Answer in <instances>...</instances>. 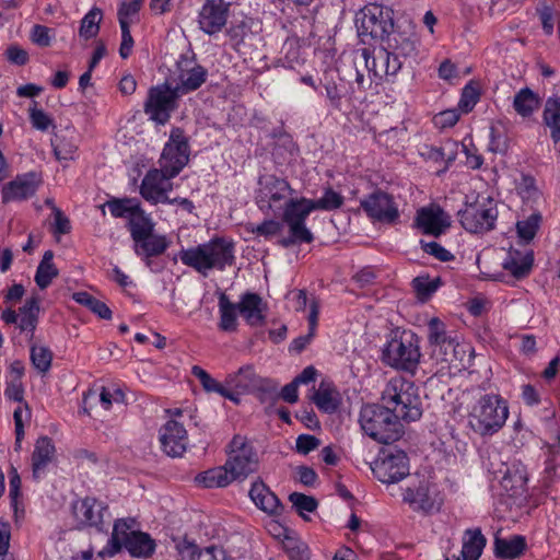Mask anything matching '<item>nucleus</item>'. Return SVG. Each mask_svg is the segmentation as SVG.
Returning <instances> with one entry per match:
<instances>
[{"label": "nucleus", "mask_w": 560, "mask_h": 560, "mask_svg": "<svg viewBox=\"0 0 560 560\" xmlns=\"http://www.w3.org/2000/svg\"><path fill=\"white\" fill-rule=\"evenodd\" d=\"M140 201L136 198H112L106 203L101 206L103 215L105 214V207H108L114 218H130L138 210Z\"/></svg>", "instance_id": "nucleus-42"}, {"label": "nucleus", "mask_w": 560, "mask_h": 560, "mask_svg": "<svg viewBox=\"0 0 560 560\" xmlns=\"http://www.w3.org/2000/svg\"><path fill=\"white\" fill-rule=\"evenodd\" d=\"M463 228L470 233H485L494 228L498 210L491 199L487 203L477 201L467 206L460 213Z\"/></svg>", "instance_id": "nucleus-15"}, {"label": "nucleus", "mask_w": 560, "mask_h": 560, "mask_svg": "<svg viewBox=\"0 0 560 560\" xmlns=\"http://www.w3.org/2000/svg\"><path fill=\"white\" fill-rule=\"evenodd\" d=\"M154 222L142 210L141 205L129 220V230L133 242L154 231Z\"/></svg>", "instance_id": "nucleus-44"}, {"label": "nucleus", "mask_w": 560, "mask_h": 560, "mask_svg": "<svg viewBox=\"0 0 560 560\" xmlns=\"http://www.w3.org/2000/svg\"><path fill=\"white\" fill-rule=\"evenodd\" d=\"M207 79V70L199 66L192 58L180 56L176 60L166 82L179 95L187 94L200 88Z\"/></svg>", "instance_id": "nucleus-12"}, {"label": "nucleus", "mask_w": 560, "mask_h": 560, "mask_svg": "<svg viewBox=\"0 0 560 560\" xmlns=\"http://www.w3.org/2000/svg\"><path fill=\"white\" fill-rule=\"evenodd\" d=\"M35 190L36 184L33 180L26 176L18 177L3 187L2 199L3 202L26 199L34 195Z\"/></svg>", "instance_id": "nucleus-34"}, {"label": "nucleus", "mask_w": 560, "mask_h": 560, "mask_svg": "<svg viewBox=\"0 0 560 560\" xmlns=\"http://www.w3.org/2000/svg\"><path fill=\"white\" fill-rule=\"evenodd\" d=\"M540 105L539 97L529 88L520 90L513 101V107L522 117H529L538 109Z\"/></svg>", "instance_id": "nucleus-43"}, {"label": "nucleus", "mask_w": 560, "mask_h": 560, "mask_svg": "<svg viewBox=\"0 0 560 560\" xmlns=\"http://www.w3.org/2000/svg\"><path fill=\"white\" fill-rule=\"evenodd\" d=\"M534 262L532 250L522 253L516 249H510L502 262L504 270L509 271L514 278L522 279L528 276Z\"/></svg>", "instance_id": "nucleus-28"}, {"label": "nucleus", "mask_w": 560, "mask_h": 560, "mask_svg": "<svg viewBox=\"0 0 560 560\" xmlns=\"http://www.w3.org/2000/svg\"><path fill=\"white\" fill-rule=\"evenodd\" d=\"M314 211L313 199L290 198L284 203L282 223L288 226V236L279 240V245L290 247L302 243H312L314 235L306 226V219Z\"/></svg>", "instance_id": "nucleus-7"}, {"label": "nucleus", "mask_w": 560, "mask_h": 560, "mask_svg": "<svg viewBox=\"0 0 560 560\" xmlns=\"http://www.w3.org/2000/svg\"><path fill=\"white\" fill-rule=\"evenodd\" d=\"M52 147L57 160L70 161L74 159V154L77 152V144L72 141V139H68L66 137H58L52 143Z\"/></svg>", "instance_id": "nucleus-57"}, {"label": "nucleus", "mask_w": 560, "mask_h": 560, "mask_svg": "<svg viewBox=\"0 0 560 560\" xmlns=\"http://www.w3.org/2000/svg\"><path fill=\"white\" fill-rule=\"evenodd\" d=\"M428 340L433 355L440 357L443 362H452L457 343L447 336L445 324L438 317H432L428 323Z\"/></svg>", "instance_id": "nucleus-20"}, {"label": "nucleus", "mask_w": 560, "mask_h": 560, "mask_svg": "<svg viewBox=\"0 0 560 560\" xmlns=\"http://www.w3.org/2000/svg\"><path fill=\"white\" fill-rule=\"evenodd\" d=\"M417 226L424 233L439 236L450 226V217L440 207H427L417 211Z\"/></svg>", "instance_id": "nucleus-25"}, {"label": "nucleus", "mask_w": 560, "mask_h": 560, "mask_svg": "<svg viewBox=\"0 0 560 560\" xmlns=\"http://www.w3.org/2000/svg\"><path fill=\"white\" fill-rule=\"evenodd\" d=\"M72 299L89 308L91 312L96 314L100 318L103 319H110L112 318V311L109 307L102 301L97 300L90 293L85 291L75 292L72 295Z\"/></svg>", "instance_id": "nucleus-46"}, {"label": "nucleus", "mask_w": 560, "mask_h": 560, "mask_svg": "<svg viewBox=\"0 0 560 560\" xmlns=\"http://www.w3.org/2000/svg\"><path fill=\"white\" fill-rule=\"evenodd\" d=\"M353 62L354 63H357V62L364 63V66L368 69L370 75H371V73L374 77H377V78H382L383 75H387L384 72V69H378L376 67L375 58L372 57V54H371L370 49H368V48H362L360 50H357L353 54Z\"/></svg>", "instance_id": "nucleus-58"}, {"label": "nucleus", "mask_w": 560, "mask_h": 560, "mask_svg": "<svg viewBox=\"0 0 560 560\" xmlns=\"http://www.w3.org/2000/svg\"><path fill=\"white\" fill-rule=\"evenodd\" d=\"M248 495L256 508L268 515H280L283 511L279 498L261 478L252 483Z\"/></svg>", "instance_id": "nucleus-24"}, {"label": "nucleus", "mask_w": 560, "mask_h": 560, "mask_svg": "<svg viewBox=\"0 0 560 560\" xmlns=\"http://www.w3.org/2000/svg\"><path fill=\"white\" fill-rule=\"evenodd\" d=\"M103 20V12L100 8H92L81 20L79 36L88 40L97 36Z\"/></svg>", "instance_id": "nucleus-45"}, {"label": "nucleus", "mask_w": 560, "mask_h": 560, "mask_svg": "<svg viewBox=\"0 0 560 560\" xmlns=\"http://www.w3.org/2000/svg\"><path fill=\"white\" fill-rule=\"evenodd\" d=\"M170 246V240L165 235L155 234L154 231L135 242L137 255L149 259L165 253Z\"/></svg>", "instance_id": "nucleus-32"}, {"label": "nucleus", "mask_w": 560, "mask_h": 560, "mask_svg": "<svg viewBox=\"0 0 560 560\" xmlns=\"http://www.w3.org/2000/svg\"><path fill=\"white\" fill-rule=\"evenodd\" d=\"M38 314L39 298L33 295L25 301L24 305L19 308V312L11 307L3 310L1 319L7 325H15L21 332L30 335V339H33L38 323Z\"/></svg>", "instance_id": "nucleus-17"}, {"label": "nucleus", "mask_w": 560, "mask_h": 560, "mask_svg": "<svg viewBox=\"0 0 560 560\" xmlns=\"http://www.w3.org/2000/svg\"><path fill=\"white\" fill-rule=\"evenodd\" d=\"M526 483L527 474L520 467L508 469L501 481L503 489L512 497L522 495L526 491Z\"/></svg>", "instance_id": "nucleus-41"}, {"label": "nucleus", "mask_w": 560, "mask_h": 560, "mask_svg": "<svg viewBox=\"0 0 560 560\" xmlns=\"http://www.w3.org/2000/svg\"><path fill=\"white\" fill-rule=\"evenodd\" d=\"M177 93L166 81L163 84L149 89L144 102V113L151 120L164 125L168 121L171 113L177 107Z\"/></svg>", "instance_id": "nucleus-13"}, {"label": "nucleus", "mask_w": 560, "mask_h": 560, "mask_svg": "<svg viewBox=\"0 0 560 560\" xmlns=\"http://www.w3.org/2000/svg\"><path fill=\"white\" fill-rule=\"evenodd\" d=\"M37 102H33L30 107V121L33 128L39 131H47L50 127H55L54 119L50 115L37 107Z\"/></svg>", "instance_id": "nucleus-56"}, {"label": "nucleus", "mask_w": 560, "mask_h": 560, "mask_svg": "<svg viewBox=\"0 0 560 560\" xmlns=\"http://www.w3.org/2000/svg\"><path fill=\"white\" fill-rule=\"evenodd\" d=\"M479 100L478 91L471 85H466L463 90L460 100L458 102V109L468 113L472 109Z\"/></svg>", "instance_id": "nucleus-63"}, {"label": "nucleus", "mask_w": 560, "mask_h": 560, "mask_svg": "<svg viewBox=\"0 0 560 560\" xmlns=\"http://www.w3.org/2000/svg\"><path fill=\"white\" fill-rule=\"evenodd\" d=\"M133 523V520H117L114 524L113 533L107 541L106 547L98 552V556L113 557L117 555L131 536V528Z\"/></svg>", "instance_id": "nucleus-29"}, {"label": "nucleus", "mask_w": 560, "mask_h": 560, "mask_svg": "<svg viewBox=\"0 0 560 560\" xmlns=\"http://www.w3.org/2000/svg\"><path fill=\"white\" fill-rule=\"evenodd\" d=\"M289 501L292 503V506L296 510L298 514L304 520H307V516L305 515L306 512L312 513L318 506V502L314 497L306 495L301 492L291 493L289 495Z\"/></svg>", "instance_id": "nucleus-52"}, {"label": "nucleus", "mask_w": 560, "mask_h": 560, "mask_svg": "<svg viewBox=\"0 0 560 560\" xmlns=\"http://www.w3.org/2000/svg\"><path fill=\"white\" fill-rule=\"evenodd\" d=\"M362 430L373 440L383 444L398 441L404 434L399 419L384 405H366L360 412Z\"/></svg>", "instance_id": "nucleus-6"}, {"label": "nucleus", "mask_w": 560, "mask_h": 560, "mask_svg": "<svg viewBox=\"0 0 560 560\" xmlns=\"http://www.w3.org/2000/svg\"><path fill=\"white\" fill-rule=\"evenodd\" d=\"M544 121L550 129L553 142L560 143V97L552 96L546 101Z\"/></svg>", "instance_id": "nucleus-38"}, {"label": "nucleus", "mask_w": 560, "mask_h": 560, "mask_svg": "<svg viewBox=\"0 0 560 560\" xmlns=\"http://www.w3.org/2000/svg\"><path fill=\"white\" fill-rule=\"evenodd\" d=\"M526 542L523 536L514 535L510 538H502L498 533L494 536V553L498 558L513 559L523 553Z\"/></svg>", "instance_id": "nucleus-33"}, {"label": "nucleus", "mask_w": 560, "mask_h": 560, "mask_svg": "<svg viewBox=\"0 0 560 560\" xmlns=\"http://www.w3.org/2000/svg\"><path fill=\"white\" fill-rule=\"evenodd\" d=\"M124 547L133 557L148 558L155 550V541L147 533L131 532V536Z\"/></svg>", "instance_id": "nucleus-36"}, {"label": "nucleus", "mask_w": 560, "mask_h": 560, "mask_svg": "<svg viewBox=\"0 0 560 560\" xmlns=\"http://www.w3.org/2000/svg\"><path fill=\"white\" fill-rule=\"evenodd\" d=\"M383 405L398 419L417 421L422 416V400L415 383L402 376L390 378L382 392Z\"/></svg>", "instance_id": "nucleus-3"}, {"label": "nucleus", "mask_w": 560, "mask_h": 560, "mask_svg": "<svg viewBox=\"0 0 560 560\" xmlns=\"http://www.w3.org/2000/svg\"><path fill=\"white\" fill-rule=\"evenodd\" d=\"M10 540V523L4 520H0V560H14L13 556L9 553Z\"/></svg>", "instance_id": "nucleus-61"}, {"label": "nucleus", "mask_w": 560, "mask_h": 560, "mask_svg": "<svg viewBox=\"0 0 560 560\" xmlns=\"http://www.w3.org/2000/svg\"><path fill=\"white\" fill-rule=\"evenodd\" d=\"M31 361L34 368L40 373L49 371L52 361V353L46 347H31Z\"/></svg>", "instance_id": "nucleus-54"}, {"label": "nucleus", "mask_w": 560, "mask_h": 560, "mask_svg": "<svg viewBox=\"0 0 560 560\" xmlns=\"http://www.w3.org/2000/svg\"><path fill=\"white\" fill-rule=\"evenodd\" d=\"M357 25L360 36L383 42L394 30V12L388 7L369 3L358 14Z\"/></svg>", "instance_id": "nucleus-8"}, {"label": "nucleus", "mask_w": 560, "mask_h": 560, "mask_svg": "<svg viewBox=\"0 0 560 560\" xmlns=\"http://www.w3.org/2000/svg\"><path fill=\"white\" fill-rule=\"evenodd\" d=\"M366 214L383 223H395L399 217L396 203L390 195L376 190L360 201Z\"/></svg>", "instance_id": "nucleus-18"}, {"label": "nucleus", "mask_w": 560, "mask_h": 560, "mask_svg": "<svg viewBox=\"0 0 560 560\" xmlns=\"http://www.w3.org/2000/svg\"><path fill=\"white\" fill-rule=\"evenodd\" d=\"M441 279L430 278L428 275H421L412 280V287L418 298L424 302L439 289Z\"/></svg>", "instance_id": "nucleus-49"}, {"label": "nucleus", "mask_w": 560, "mask_h": 560, "mask_svg": "<svg viewBox=\"0 0 560 560\" xmlns=\"http://www.w3.org/2000/svg\"><path fill=\"white\" fill-rule=\"evenodd\" d=\"M404 502L413 511L429 513L434 510V501L429 495L428 482L419 481L418 485L408 487L404 492Z\"/></svg>", "instance_id": "nucleus-30"}, {"label": "nucleus", "mask_w": 560, "mask_h": 560, "mask_svg": "<svg viewBox=\"0 0 560 560\" xmlns=\"http://www.w3.org/2000/svg\"><path fill=\"white\" fill-rule=\"evenodd\" d=\"M294 192L290 183L275 174L260 175L255 190V203L262 212L269 213Z\"/></svg>", "instance_id": "nucleus-10"}, {"label": "nucleus", "mask_w": 560, "mask_h": 560, "mask_svg": "<svg viewBox=\"0 0 560 560\" xmlns=\"http://www.w3.org/2000/svg\"><path fill=\"white\" fill-rule=\"evenodd\" d=\"M160 441L168 456L179 457L187 447V431L182 423L170 420L160 430Z\"/></svg>", "instance_id": "nucleus-23"}, {"label": "nucleus", "mask_w": 560, "mask_h": 560, "mask_svg": "<svg viewBox=\"0 0 560 560\" xmlns=\"http://www.w3.org/2000/svg\"><path fill=\"white\" fill-rule=\"evenodd\" d=\"M225 384L237 393H257L261 401L277 394V384L255 372L253 364L241 366L225 377Z\"/></svg>", "instance_id": "nucleus-11"}, {"label": "nucleus", "mask_w": 560, "mask_h": 560, "mask_svg": "<svg viewBox=\"0 0 560 560\" xmlns=\"http://www.w3.org/2000/svg\"><path fill=\"white\" fill-rule=\"evenodd\" d=\"M250 20L243 19L231 24L226 34L231 40L232 46L236 49L244 39L250 34Z\"/></svg>", "instance_id": "nucleus-55"}, {"label": "nucleus", "mask_w": 560, "mask_h": 560, "mask_svg": "<svg viewBox=\"0 0 560 560\" xmlns=\"http://www.w3.org/2000/svg\"><path fill=\"white\" fill-rule=\"evenodd\" d=\"M509 417L508 402L497 394H485L470 408L468 427L480 436L499 432Z\"/></svg>", "instance_id": "nucleus-4"}, {"label": "nucleus", "mask_w": 560, "mask_h": 560, "mask_svg": "<svg viewBox=\"0 0 560 560\" xmlns=\"http://www.w3.org/2000/svg\"><path fill=\"white\" fill-rule=\"evenodd\" d=\"M312 400L319 410L332 413L341 404V396L331 383L323 381L314 392Z\"/></svg>", "instance_id": "nucleus-31"}, {"label": "nucleus", "mask_w": 560, "mask_h": 560, "mask_svg": "<svg viewBox=\"0 0 560 560\" xmlns=\"http://www.w3.org/2000/svg\"><path fill=\"white\" fill-rule=\"evenodd\" d=\"M459 109H446L436 114L433 118L434 125L440 129L453 127L459 119Z\"/></svg>", "instance_id": "nucleus-62"}, {"label": "nucleus", "mask_w": 560, "mask_h": 560, "mask_svg": "<svg viewBox=\"0 0 560 560\" xmlns=\"http://www.w3.org/2000/svg\"><path fill=\"white\" fill-rule=\"evenodd\" d=\"M188 160L189 145L184 131L180 128H173L170 140L163 149L160 166L168 176L175 177L188 163Z\"/></svg>", "instance_id": "nucleus-14"}, {"label": "nucleus", "mask_w": 560, "mask_h": 560, "mask_svg": "<svg viewBox=\"0 0 560 560\" xmlns=\"http://www.w3.org/2000/svg\"><path fill=\"white\" fill-rule=\"evenodd\" d=\"M541 223V214L539 212L532 213L527 219L516 223V231L520 238L525 242L532 241Z\"/></svg>", "instance_id": "nucleus-51"}, {"label": "nucleus", "mask_w": 560, "mask_h": 560, "mask_svg": "<svg viewBox=\"0 0 560 560\" xmlns=\"http://www.w3.org/2000/svg\"><path fill=\"white\" fill-rule=\"evenodd\" d=\"M172 178L162 168L150 170L141 182L140 195L151 203H165L168 201L167 192L173 188Z\"/></svg>", "instance_id": "nucleus-19"}, {"label": "nucleus", "mask_w": 560, "mask_h": 560, "mask_svg": "<svg viewBox=\"0 0 560 560\" xmlns=\"http://www.w3.org/2000/svg\"><path fill=\"white\" fill-rule=\"evenodd\" d=\"M14 425H15V451H20L22 447V440L24 439V422L31 420V409L27 402L18 406L13 413Z\"/></svg>", "instance_id": "nucleus-50"}, {"label": "nucleus", "mask_w": 560, "mask_h": 560, "mask_svg": "<svg viewBox=\"0 0 560 560\" xmlns=\"http://www.w3.org/2000/svg\"><path fill=\"white\" fill-rule=\"evenodd\" d=\"M191 374L200 381L202 387L207 392H215L219 394L222 386L224 385L217 382L207 371H205L199 365H194L191 368Z\"/></svg>", "instance_id": "nucleus-60"}, {"label": "nucleus", "mask_w": 560, "mask_h": 560, "mask_svg": "<svg viewBox=\"0 0 560 560\" xmlns=\"http://www.w3.org/2000/svg\"><path fill=\"white\" fill-rule=\"evenodd\" d=\"M52 250H46L37 267L35 282L39 289L44 290L50 285L51 281L58 276L59 271L55 266Z\"/></svg>", "instance_id": "nucleus-40"}, {"label": "nucleus", "mask_w": 560, "mask_h": 560, "mask_svg": "<svg viewBox=\"0 0 560 560\" xmlns=\"http://www.w3.org/2000/svg\"><path fill=\"white\" fill-rule=\"evenodd\" d=\"M220 323L219 328L223 331H235L237 329L238 306L232 303L225 293L219 295Z\"/></svg>", "instance_id": "nucleus-37"}, {"label": "nucleus", "mask_w": 560, "mask_h": 560, "mask_svg": "<svg viewBox=\"0 0 560 560\" xmlns=\"http://www.w3.org/2000/svg\"><path fill=\"white\" fill-rule=\"evenodd\" d=\"M376 478L383 483H395L409 474V460L401 450L389 451L376 460L373 467Z\"/></svg>", "instance_id": "nucleus-16"}, {"label": "nucleus", "mask_w": 560, "mask_h": 560, "mask_svg": "<svg viewBox=\"0 0 560 560\" xmlns=\"http://www.w3.org/2000/svg\"><path fill=\"white\" fill-rule=\"evenodd\" d=\"M282 548L291 560H308L310 550L305 542L292 535H284Z\"/></svg>", "instance_id": "nucleus-48"}, {"label": "nucleus", "mask_w": 560, "mask_h": 560, "mask_svg": "<svg viewBox=\"0 0 560 560\" xmlns=\"http://www.w3.org/2000/svg\"><path fill=\"white\" fill-rule=\"evenodd\" d=\"M107 506L95 498H84L73 505L74 517L81 527H95L102 532L106 525L104 513Z\"/></svg>", "instance_id": "nucleus-21"}, {"label": "nucleus", "mask_w": 560, "mask_h": 560, "mask_svg": "<svg viewBox=\"0 0 560 560\" xmlns=\"http://www.w3.org/2000/svg\"><path fill=\"white\" fill-rule=\"evenodd\" d=\"M55 453L56 448L50 438L40 436L36 440L32 453V471L35 479L52 462Z\"/></svg>", "instance_id": "nucleus-27"}, {"label": "nucleus", "mask_w": 560, "mask_h": 560, "mask_svg": "<svg viewBox=\"0 0 560 560\" xmlns=\"http://www.w3.org/2000/svg\"><path fill=\"white\" fill-rule=\"evenodd\" d=\"M226 455L224 465L197 475L196 481L205 488H222L233 481H243L259 469V456L246 436L235 435L229 443Z\"/></svg>", "instance_id": "nucleus-1"}, {"label": "nucleus", "mask_w": 560, "mask_h": 560, "mask_svg": "<svg viewBox=\"0 0 560 560\" xmlns=\"http://www.w3.org/2000/svg\"><path fill=\"white\" fill-rule=\"evenodd\" d=\"M313 203L314 210L331 211L343 205V197L331 188H327L319 199H313Z\"/></svg>", "instance_id": "nucleus-53"}, {"label": "nucleus", "mask_w": 560, "mask_h": 560, "mask_svg": "<svg viewBox=\"0 0 560 560\" xmlns=\"http://www.w3.org/2000/svg\"><path fill=\"white\" fill-rule=\"evenodd\" d=\"M238 312L249 326H262L266 322V304L262 299L252 292H246L237 303Z\"/></svg>", "instance_id": "nucleus-26"}, {"label": "nucleus", "mask_w": 560, "mask_h": 560, "mask_svg": "<svg viewBox=\"0 0 560 560\" xmlns=\"http://www.w3.org/2000/svg\"><path fill=\"white\" fill-rule=\"evenodd\" d=\"M323 85L330 106L335 109H340L341 101L345 96L343 81L334 71H328L325 73Z\"/></svg>", "instance_id": "nucleus-39"}, {"label": "nucleus", "mask_w": 560, "mask_h": 560, "mask_svg": "<svg viewBox=\"0 0 560 560\" xmlns=\"http://www.w3.org/2000/svg\"><path fill=\"white\" fill-rule=\"evenodd\" d=\"M229 3L223 0H207L199 13L200 28L209 34L219 33L226 24Z\"/></svg>", "instance_id": "nucleus-22"}, {"label": "nucleus", "mask_w": 560, "mask_h": 560, "mask_svg": "<svg viewBox=\"0 0 560 560\" xmlns=\"http://www.w3.org/2000/svg\"><path fill=\"white\" fill-rule=\"evenodd\" d=\"M176 550L178 555L177 560H197L202 549H199L195 542L184 539L176 545Z\"/></svg>", "instance_id": "nucleus-64"}, {"label": "nucleus", "mask_w": 560, "mask_h": 560, "mask_svg": "<svg viewBox=\"0 0 560 560\" xmlns=\"http://www.w3.org/2000/svg\"><path fill=\"white\" fill-rule=\"evenodd\" d=\"M382 43L386 74L395 75L407 60L417 56L416 40L407 33L394 28Z\"/></svg>", "instance_id": "nucleus-9"}, {"label": "nucleus", "mask_w": 560, "mask_h": 560, "mask_svg": "<svg viewBox=\"0 0 560 560\" xmlns=\"http://www.w3.org/2000/svg\"><path fill=\"white\" fill-rule=\"evenodd\" d=\"M33 44L39 47H48L54 37V31L45 25L35 24L30 34Z\"/></svg>", "instance_id": "nucleus-59"}, {"label": "nucleus", "mask_w": 560, "mask_h": 560, "mask_svg": "<svg viewBox=\"0 0 560 560\" xmlns=\"http://www.w3.org/2000/svg\"><path fill=\"white\" fill-rule=\"evenodd\" d=\"M283 223L281 221L275 220V219H268L262 221L259 224L254 223H247L245 225V230L257 236V237H265V238H271L276 235H279L282 232Z\"/></svg>", "instance_id": "nucleus-47"}, {"label": "nucleus", "mask_w": 560, "mask_h": 560, "mask_svg": "<svg viewBox=\"0 0 560 560\" xmlns=\"http://www.w3.org/2000/svg\"><path fill=\"white\" fill-rule=\"evenodd\" d=\"M235 244L225 237H213L209 242L195 247L182 249V262L207 276L209 270H224L235 261Z\"/></svg>", "instance_id": "nucleus-2"}, {"label": "nucleus", "mask_w": 560, "mask_h": 560, "mask_svg": "<svg viewBox=\"0 0 560 560\" xmlns=\"http://www.w3.org/2000/svg\"><path fill=\"white\" fill-rule=\"evenodd\" d=\"M419 338L408 330L397 331L382 349V362L397 371L415 373L420 363Z\"/></svg>", "instance_id": "nucleus-5"}, {"label": "nucleus", "mask_w": 560, "mask_h": 560, "mask_svg": "<svg viewBox=\"0 0 560 560\" xmlns=\"http://www.w3.org/2000/svg\"><path fill=\"white\" fill-rule=\"evenodd\" d=\"M486 537L479 528L467 529L463 538L462 558L463 560H478L486 546Z\"/></svg>", "instance_id": "nucleus-35"}]
</instances>
